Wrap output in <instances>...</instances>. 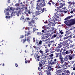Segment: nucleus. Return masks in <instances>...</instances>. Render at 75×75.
I'll list each match as a JSON object with an SVG mask.
<instances>
[{"label":"nucleus","instance_id":"nucleus-5","mask_svg":"<svg viewBox=\"0 0 75 75\" xmlns=\"http://www.w3.org/2000/svg\"><path fill=\"white\" fill-rule=\"evenodd\" d=\"M47 24H48V27H51V26H54V23H52V22H50V21L47 22Z\"/></svg>","mask_w":75,"mask_h":75},{"label":"nucleus","instance_id":"nucleus-4","mask_svg":"<svg viewBox=\"0 0 75 75\" xmlns=\"http://www.w3.org/2000/svg\"><path fill=\"white\" fill-rule=\"evenodd\" d=\"M28 23L30 26H32V24H34V23H35V21H34V20L32 19L31 20V21H28Z\"/></svg>","mask_w":75,"mask_h":75},{"label":"nucleus","instance_id":"nucleus-42","mask_svg":"<svg viewBox=\"0 0 75 75\" xmlns=\"http://www.w3.org/2000/svg\"><path fill=\"white\" fill-rule=\"evenodd\" d=\"M71 75H75V73L74 72H72L71 74Z\"/></svg>","mask_w":75,"mask_h":75},{"label":"nucleus","instance_id":"nucleus-64","mask_svg":"<svg viewBox=\"0 0 75 75\" xmlns=\"http://www.w3.org/2000/svg\"><path fill=\"white\" fill-rule=\"evenodd\" d=\"M48 46L49 47H50V44H48Z\"/></svg>","mask_w":75,"mask_h":75},{"label":"nucleus","instance_id":"nucleus-50","mask_svg":"<svg viewBox=\"0 0 75 75\" xmlns=\"http://www.w3.org/2000/svg\"><path fill=\"white\" fill-rule=\"evenodd\" d=\"M25 14H26V16H27L28 17L29 15H28V13H27V12H25Z\"/></svg>","mask_w":75,"mask_h":75},{"label":"nucleus","instance_id":"nucleus-17","mask_svg":"<svg viewBox=\"0 0 75 75\" xmlns=\"http://www.w3.org/2000/svg\"><path fill=\"white\" fill-rule=\"evenodd\" d=\"M16 12L17 13H19L20 11V8H19L17 7L16 8Z\"/></svg>","mask_w":75,"mask_h":75},{"label":"nucleus","instance_id":"nucleus-51","mask_svg":"<svg viewBox=\"0 0 75 75\" xmlns=\"http://www.w3.org/2000/svg\"><path fill=\"white\" fill-rule=\"evenodd\" d=\"M68 38V36H67L64 38V40H65V39H67V38Z\"/></svg>","mask_w":75,"mask_h":75},{"label":"nucleus","instance_id":"nucleus-58","mask_svg":"<svg viewBox=\"0 0 75 75\" xmlns=\"http://www.w3.org/2000/svg\"><path fill=\"white\" fill-rule=\"evenodd\" d=\"M49 4L50 6H51V4L50 2H49L48 4Z\"/></svg>","mask_w":75,"mask_h":75},{"label":"nucleus","instance_id":"nucleus-46","mask_svg":"<svg viewBox=\"0 0 75 75\" xmlns=\"http://www.w3.org/2000/svg\"><path fill=\"white\" fill-rule=\"evenodd\" d=\"M15 66L16 67H18V64L17 63L15 64Z\"/></svg>","mask_w":75,"mask_h":75},{"label":"nucleus","instance_id":"nucleus-55","mask_svg":"<svg viewBox=\"0 0 75 75\" xmlns=\"http://www.w3.org/2000/svg\"><path fill=\"white\" fill-rule=\"evenodd\" d=\"M26 18V20H30V19L29 18Z\"/></svg>","mask_w":75,"mask_h":75},{"label":"nucleus","instance_id":"nucleus-18","mask_svg":"<svg viewBox=\"0 0 75 75\" xmlns=\"http://www.w3.org/2000/svg\"><path fill=\"white\" fill-rule=\"evenodd\" d=\"M62 71L61 70H59L56 72V74H58V73H61V72H62Z\"/></svg>","mask_w":75,"mask_h":75},{"label":"nucleus","instance_id":"nucleus-12","mask_svg":"<svg viewBox=\"0 0 75 75\" xmlns=\"http://www.w3.org/2000/svg\"><path fill=\"white\" fill-rule=\"evenodd\" d=\"M70 72L69 70L65 71V75H69Z\"/></svg>","mask_w":75,"mask_h":75},{"label":"nucleus","instance_id":"nucleus-7","mask_svg":"<svg viewBox=\"0 0 75 75\" xmlns=\"http://www.w3.org/2000/svg\"><path fill=\"white\" fill-rule=\"evenodd\" d=\"M36 41L37 42L36 43V46H33V47L34 48H35L36 50H38V47H37V46L38 45V41L37 40V39H36Z\"/></svg>","mask_w":75,"mask_h":75},{"label":"nucleus","instance_id":"nucleus-11","mask_svg":"<svg viewBox=\"0 0 75 75\" xmlns=\"http://www.w3.org/2000/svg\"><path fill=\"white\" fill-rule=\"evenodd\" d=\"M61 16L59 15H56L55 14L54 15V16H53V17H54V19H56V18H59Z\"/></svg>","mask_w":75,"mask_h":75},{"label":"nucleus","instance_id":"nucleus-14","mask_svg":"<svg viewBox=\"0 0 75 75\" xmlns=\"http://www.w3.org/2000/svg\"><path fill=\"white\" fill-rule=\"evenodd\" d=\"M72 17H73V16L72 15H71V16H68L66 18L64 19V20H68V19H70V18H72Z\"/></svg>","mask_w":75,"mask_h":75},{"label":"nucleus","instance_id":"nucleus-6","mask_svg":"<svg viewBox=\"0 0 75 75\" xmlns=\"http://www.w3.org/2000/svg\"><path fill=\"white\" fill-rule=\"evenodd\" d=\"M71 21V22L70 23V25H73V24H75V19H71L70 20Z\"/></svg>","mask_w":75,"mask_h":75},{"label":"nucleus","instance_id":"nucleus-56","mask_svg":"<svg viewBox=\"0 0 75 75\" xmlns=\"http://www.w3.org/2000/svg\"><path fill=\"white\" fill-rule=\"evenodd\" d=\"M36 30L37 29H36L34 28L33 30V32H35V31H36Z\"/></svg>","mask_w":75,"mask_h":75},{"label":"nucleus","instance_id":"nucleus-36","mask_svg":"<svg viewBox=\"0 0 75 75\" xmlns=\"http://www.w3.org/2000/svg\"><path fill=\"white\" fill-rule=\"evenodd\" d=\"M19 5H20L19 3H16V4H15V6L16 7H17V6H19Z\"/></svg>","mask_w":75,"mask_h":75},{"label":"nucleus","instance_id":"nucleus-24","mask_svg":"<svg viewBox=\"0 0 75 75\" xmlns=\"http://www.w3.org/2000/svg\"><path fill=\"white\" fill-rule=\"evenodd\" d=\"M75 11L74 10V9L72 10V9H71V11H70V13L71 14H72L74 12H75Z\"/></svg>","mask_w":75,"mask_h":75},{"label":"nucleus","instance_id":"nucleus-19","mask_svg":"<svg viewBox=\"0 0 75 75\" xmlns=\"http://www.w3.org/2000/svg\"><path fill=\"white\" fill-rule=\"evenodd\" d=\"M64 6V4H62V3H61L60 4L59 6V8H62V7H63Z\"/></svg>","mask_w":75,"mask_h":75},{"label":"nucleus","instance_id":"nucleus-1","mask_svg":"<svg viewBox=\"0 0 75 75\" xmlns=\"http://www.w3.org/2000/svg\"><path fill=\"white\" fill-rule=\"evenodd\" d=\"M59 59L61 62L62 67H65L67 63L65 62L64 61L66 62L68 61V58H64H64L62 57V54H60L59 56Z\"/></svg>","mask_w":75,"mask_h":75},{"label":"nucleus","instance_id":"nucleus-57","mask_svg":"<svg viewBox=\"0 0 75 75\" xmlns=\"http://www.w3.org/2000/svg\"><path fill=\"white\" fill-rule=\"evenodd\" d=\"M28 13L29 14H31V12H30V10H28Z\"/></svg>","mask_w":75,"mask_h":75},{"label":"nucleus","instance_id":"nucleus-22","mask_svg":"<svg viewBox=\"0 0 75 75\" xmlns=\"http://www.w3.org/2000/svg\"><path fill=\"white\" fill-rule=\"evenodd\" d=\"M62 47V45H60L59 44H58L57 45V48H61Z\"/></svg>","mask_w":75,"mask_h":75},{"label":"nucleus","instance_id":"nucleus-37","mask_svg":"<svg viewBox=\"0 0 75 75\" xmlns=\"http://www.w3.org/2000/svg\"><path fill=\"white\" fill-rule=\"evenodd\" d=\"M47 30V33L48 32L50 33V32L51 31H52V30L50 28L48 29Z\"/></svg>","mask_w":75,"mask_h":75},{"label":"nucleus","instance_id":"nucleus-29","mask_svg":"<svg viewBox=\"0 0 75 75\" xmlns=\"http://www.w3.org/2000/svg\"><path fill=\"white\" fill-rule=\"evenodd\" d=\"M9 10H10V9L9 8L6 9L4 11V12H7V11H9Z\"/></svg>","mask_w":75,"mask_h":75},{"label":"nucleus","instance_id":"nucleus-54","mask_svg":"<svg viewBox=\"0 0 75 75\" xmlns=\"http://www.w3.org/2000/svg\"><path fill=\"white\" fill-rule=\"evenodd\" d=\"M11 16H14V15L13 14V12H12L11 14Z\"/></svg>","mask_w":75,"mask_h":75},{"label":"nucleus","instance_id":"nucleus-26","mask_svg":"<svg viewBox=\"0 0 75 75\" xmlns=\"http://www.w3.org/2000/svg\"><path fill=\"white\" fill-rule=\"evenodd\" d=\"M57 36V34H54V35H53L52 37V38H55Z\"/></svg>","mask_w":75,"mask_h":75},{"label":"nucleus","instance_id":"nucleus-33","mask_svg":"<svg viewBox=\"0 0 75 75\" xmlns=\"http://www.w3.org/2000/svg\"><path fill=\"white\" fill-rule=\"evenodd\" d=\"M53 71V68H51L50 69H49L47 71H49V72H50V71Z\"/></svg>","mask_w":75,"mask_h":75},{"label":"nucleus","instance_id":"nucleus-49","mask_svg":"<svg viewBox=\"0 0 75 75\" xmlns=\"http://www.w3.org/2000/svg\"><path fill=\"white\" fill-rule=\"evenodd\" d=\"M39 44L40 45H41V44H42V41L41 40H40V42H39Z\"/></svg>","mask_w":75,"mask_h":75},{"label":"nucleus","instance_id":"nucleus-10","mask_svg":"<svg viewBox=\"0 0 75 75\" xmlns=\"http://www.w3.org/2000/svg\"><path fill=\"white\" fill-rule=\"evenodd\" d=\"M44 11V8H43L42 10H38V14H41L42 13H43Z\"/></svg>","mask_w":75,"mask_h":75},{"label":"nucleus","instance_id":"nucleus-43","mask_svg":"<svg viewBox=\"0 0 75 75\" xmlns=\"http://www.w3.org/2000/svg\"><path fill=\"white\" fill-rule=\"evenodd\" d=\"M52 57H53V54H51L50 55V57L51 58H52Z\"/></svg>","mask_w":75,"mask_h":75},{"label":"nucleus","instance_id":"nucleus-3","mask_svg":"<svg viewBox=\"0 0 75 75\" xmlns=\"http://www.w3.org/2000/svg\"><path fill=\"white\" fill-rule=\"evenodd\" d=\"M31 34V31H29L28 32L27 31H25V38L21 40V42H23V43L24 44L26 41V39H27V37L26 36H28L29 35Z\"/></svg>","mask_w":75,"mask_h":75},{"label":"nucleus","instance_id":"nucleus-16","mask_svg":"<svg viewBox=\"0 0 75 75\" xmlns=\"http://www.w3.org/2000/svg\"><path fill=\"white\" fill-rule=\"evenodd\" d=\"M73 58V55L70 54L69 56V60H71V59H72Z\"/></svg>","mask_w":75,"mask_h":75},{"label":"nucleus","instance_id":"nucleus-62","mask_svg":"<svg viewBox=\"0 0 75 75\" xmlns=\"http://www.w3.org/2000/svg\"><path fill=\"white\" fill-rule=\"evenodd\" d=\"M62 50H63V48H62L60 50V52H62Z\"/></svg>","mask_w":75,"mask_h":75},{"label":"nucleus","instance_id":"nucleus-2","mask_svg":"<svg viewBox=\"0 0 75 75\" xmlns=\"http://www.w3.org/2000/svg\"><path fill=\"white\" fill-rule=\"evenodd\" d=\"M38 7H38V10H42L41 7H43V6H45V3L43 0H38Z\"/></svg>","mask_w":75,"mask_h":75},{"label":"nucleus","instance_id":"nucleus-52","mask_svg":"<svg viewBox=\"0 0 75 75\" xmlns=\"http://www.w3.org/2000/svg\"><path fill=\"white\" fill-rule=\"evenodd\" d=\"M72 36L71 35H70L68 36V38H72Z\"/></svg>","mask_w":75,"mask_h":75},{"label":"nucleus","instance_id":"nucleus-38","mask_svg":"<svg viewBox=\"0 0 75 75\" xmlns=\"http://www.w3.org/2000/svg\"><path fill=\"white\" fill-rule=\"evenodd\" d=\"M56 50L58 52V51H60V49H59V48H57L56 49Z\"/></svg>","mask_w":75,"mask_h":75},{"label":"nucleus","instance_id":"nucleus-45","mask_svg":"<svg viewBox=\"0 0 75 75\" xmlns=\"http://www.w3.org/2000/svg\"><path fill=\"white\" fill-rule=\"evenodd\" d=\"M24 36L23 35H21V36L20 38H24Z\"/></svg>","mask_w":75,"mask_h":75},{"label":"nucleus","instance_id":"nucleus-53","mask_svg":"<svg viewBox=\"0 0 75 75\" xmlns=\"http://www.w3.org/2000/svg\"><path fill=\"white\" fill-rule=\"evenodd\" d=\"M27 30H28V31H30V27H28V28H27ZM28 33V32H27Z\"/></svg>","mask_w":75,"mask_h":75},{"label":"nucleus","instance_id":"nucleus-61","mask_svg":"<svg viewBox=\"0 0 75 75\" xmlns=\"http://www.w3.org/2000/svg\"><path fill=\"white\" fill-rule=\"evenodd\" d=\"M26 21H26V19H25L24 20V21H23L24 23H25V22H26Z\"/></svg>","mask_w":75,"mask_h":75},{"label":"nucleus","instance_id":"nucleus-48","mask_svg":"<svg viewBox=\"0 0 75 75\" xmlns=\"http://www.w3.org/2000/svg\"><path fill=\"white\" fill-rule=\"evenodd\" d=\"M54 30V27H52L51 30H52H52L53 31V30Z\"/></svg>","mask_w":75,"mask_h":75},{"label":"nucleus","instance_id":"nucleus-28","mask_svg":"<svg viewBox=\"0 0 75 75\" xmlns=\"http://www.w3.org/2000/svg\"><path fill=\"white\" fill-rule=\"evenodd\" d=\"M56 62H54V61L52 62L51 63V65H54V64H56Z\"/></svg>","mask_w":75,"mask_h":75},{"label":"nucleus","instance_id":"nucleus-35","mask_svg":"<svg viewBox=\"0 0 75 75\" xmlns=\"http://www.w3.org/2000/svg\"><path fill=\"white\" fill-rule=\"evenodd\" d=\"M39 63H40V64H39V66L40 67H41L42 66V62H39Z\"/></svg>","mask_w":75,"mask_h":75},{"label":"nucleus","instance_id":"nucleus-9","mask_svg":"<svg viewBox=\"0 0 75 75\" xmlns=\"http://www.w3.org/2000/svg\"><path fill=\"white\" fill-rule=\"evenodd\" d=\"M26 40L27 42L29 44H30L31 42V40L30 39V36L27 37V39H26Z\"/></svg>","mask_w":75,"mask_h":75},{"label":"nucleus","instance_id":"nucleus-27","mask_svg":"<svg viewBox=\"0 0 75 75\" xmlns=\"http://www.w3.org/2000/svg\"><path fill=\"white\" fill-rule=\"evenodd\" d=\"M60 54H61V53H56V57H58V56H59V55H60Z\"/></svg>","mask_w":75,"mask_h":75},{"label":"nucleus","instance_id":"nucleus-30","mask_svg":"<svg viewBox=\"0 0 75 75\" xmlns=\"http://www.w3.org/2000/svg\"><path fill=\"white\" fill-rule=\"evenodd\" d=\"M52 4L53 5H55V6H56V5H57V3L53 1L52 2Z\"/></svg>","mask_w":75,"mask_h":75},{"label":"nucleus","instance_id":"nucleus-20","mask_svg":"<svg viewBox=\"0 0 75 75\" xmlns=\"http://www.w3.org/2000/svg\"><path fill=\"white\" fill-rule=\"evenodd\" d=\"M60 44L61 45H63V46H65V43L64 42H60Z\"/></svg>","mask_w":75,"mask_h":75},{"label":"nucleus","instance_id":"nucleus-23","mask_svg":"<svg viewBox=\"0 0 75 75\" xmlns=\"http://www.w3.org/2000/svg\"><path fill=\"white\" fill-rule=\"evenodd\" d=\"M67 10V8L66 7H64V8H62V10L63 11H65L66 10Z\"/></svg>","mask_w":75,"mask_h":75},{"label":"nucleus","instance_id":"nucleus-13","mask_svg":"<svg viewBox=\"0 0 75 75\" xmlns=\"http://www.w3.org/2000/svg\"><path fill=\"white\" fill-rule=\"evenodd\" d=\"M34 57L35 58V59L36 60V61H38V54H35L34 55Z\"/></svg>","mask_w":75,"mask_h":75},{"label":"nucleus","instance_id":"nucleus-47","mask_svg":"<svg viewBox=\"0 0 75 75\" xmlns=\"http://www.w3.org/2000/svg\"><path fill=\"white\" fill-rule=\"evenodd\" d=\"M39 52H40V53H41V54H43V52L42 50H40L39 51Z\"/></svg>","mask_w":75,"mask_h":75},{"label":"nucleus","instance_id":"nucleus-44","mask_svg":"<svg viewBox=\"0 0 75 75\" xmlns=\"http://www.w3.org/2000/svg\"><path fill=\"white\" fill-rule=\"evenodd\" d=\"M55 7L56 8H59V6L58 5V4H57V5H55Z\"/></svg>","mask_w":75,"mask_h":75},{"label":"nucleus","instance_id":"nucleus-25","mask_svg":"<svg viewBox=\"0 0 75 75\" xmlns=\"http://www.w3.org/2000/svg\"><path fill=\"white\" fill-rule=\"evenodd\" d=\"M47 52H50V51H49V50L48 49H46L45 50V53H47Z\"/></svg>","mask_w":75,"mask_h":75},{"label":"nucleus","instance_id":"nucleus-21","mask_svg":"<svg viewBox=\"0 0 75 75\" xmlns=\"http://www.w3.org/2000/svg\"><path fill=\"white\" fill-rule=\"evenodd\" d=\"M67 3L69 5V6H72V3L71 2V1L68 2Z\"/></svg>","mask_w":75,"mask_h":75},{"label":"nucleus","instance_id":"nucleus-32","mask_svg":"<svg viewBox=\"0 0 75 75\" xmlns=\"http://www.w3.org/2000/svg\"><path fill=\"white\" fill-rule=\"evenodd\" d=\"M61 36L60 35H58V37L57 38V39H59V38H61Z\"/></svg>","mask_w":75,"mask_h":75},{"label":"nucleus","instance_id":"nucleus-63","mask_svg":"<svg viewBox=\"0 0 75 75\" xmlns=\"http://www.w3.org/2000/svg\"><path fill=\"white\" fill-rule=\"evenodd\" d=\"M33 42H35V38L34 37L33 38Z\"/></svg>","mask_w":75,"mask_h":75},{"label":"nucleus","instance_id":"nucleus-15","mask_svg":"<svg viewBox=\"0 0 75 75\" xmlns=\"http://www.w3.org/2000/svg\"><path fill=\"white\" fill-rule=\"evenodd\" d=\"M68 21H64V23L66 25H67L70 26V25H70V23H68Z\"/></svg>","mask_w":75,"mask_h":75},{"label":"nucleus","instance_id":"nucleus-41","mask_svg":"<svg viewBox=\"0 0 75 75\" xmlns=\"http://www.w3.org/2000/svg\"><path fill=\"white\" fill-rule=\"evenodd\" d=\"M52 67V66H51V65H49L48 66V68H47V69H49L50 68H51Z\"/></svg>","mask_w":75,"mask_h":75},{"label":"nucleus","instance_id":"nucleus-60","mask_svg":"<svg viewBox=\"0 0 75 75\" xmlns=\"http://www.w3.org/2000/svg\"><path fill=\"white\" fill-rule=\"evenodd\" d=\"M35 16H35V15H33V16H32V17H33V18H35Z\"/></svg>","mask_w":75,"mask_h":75},{"label":"nucleus","instance_id":"nucleus-40","mask_svg":"<svg viewBox=\"0 0 75 75\" xmlns=\"http://www.w3.org/2000/svg\"><path fill=\"white\" fill-rule=\"evenodd\" d=\"M24 18L23 16H22L20 18L21 20H24Z\"/></svg>","mask_w":75,"mask_h":75},{"label":"nucleus","instance_id":"nucleus-8","mask_svg":"<svg viewBox=\"0 0 75 75\" xmlns=\"http://www.w3.org/2000/svg\"><path fill=\"white\" fill-rule=\"evenodd\" d=\"M65 53L66 54H68L71 53V54L73 53V51L71 50H69L68 51L66 52Z\"/></svg>","mask_w":75,"mask_h":75},{"label":"nucleus","instance_id":"nucleus-34","mask_svg":"<svg viewBox=\"0 0 75 75\" xmlns=\"http://www.w3.org/2000/svg\"><path fill=\"white\" fill-rule=\"evenodd\" d=\"M35 16H38V11H36L35 13Z\"/></svg>","mask_w":75,"mask_h":75},{"label":"nucleus","instance_id":"nucleus-31","mask_svg":"<svg viewBox=\"0 0 75 75\" xmlns=\"http://www.w3.org/2000/svg\"><path fill=\"white\" fill-rule=\"evenodd\" d=\"M47 75H51V72L48 71L47 72Z\"/></svg>","mask_w":75,"mask_h":75},{"label":"nucleus","instance_id":"nucleus-59","mask_svg":"<svg viewBox=\"0 0 75 75\" xmlns=\"http://www.w3.org/2000/svg\"><path fill=\"white\" fill-rule=\"evenodd\" d=\"M73 6H75V2H73Z\"/></svg>","mask_w":75,"mask_h":75},{"label":"nucleus","instance_id":"nucleus-39","mask_svg":"<svg viewBox=\"0 0 75 75\" xmlns=\"http://www.w3.org/2000/svg\"><path fill=\"white\" fill-rule=\"evenodd\" d=\"M66 34L67 35H69V31H67L66 32Z\"/></svg>","mask_w":75,"mask_h":75}]
</instances>
